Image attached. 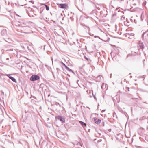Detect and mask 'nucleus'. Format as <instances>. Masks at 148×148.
<instances>
[{
  "label": "nucleus",
  "instance_id": "nucleus-1",
  "mask_svg": "<svg viewBox=\"0 0 148 148\" xmlns=\"http://www.w3.org/2000/svg\"><path fill=\"white\" fill-rule=\"evenodd\" d=\"M39 79L40 77L39 76L37 75H34L31 76L30 78V80L31 81H34L38 80Z\"/></svg>",
  "mask_w": 148,
  "mask_h": 148
},
{
  "label": "nucleus",
  "instance_id": "nucleus-26",
  "mask_svg": "<svg viewBox=\"0 0 148 148\" xmlns=\"http://www.w3.org/2000/svg\"><path fill=\"white\" fill-rule=\"evenodd\" d=\"M50 96V95H48V96Z\"/></svg>",
  "mask_w": 148,
  "mask_h": 148
},
{
  "label": "nucleus",
  "instance_id": "nucleus-12",
  "mask_svg": "<svg viewBox=\"0 0 148 148\" xmlns=\"http://www.w3.org/2000/svg\"><path fill=\"white\" fill-rule=\"evenodd\" d=\"M62 64L65 67V68H66V67H67V66L63 63L62 62Z\"/></svg>",
  "mask_w": 148,
  "mask_h": 148
},
{
  "label": "nucleus",
  "instance_id": "nucleus-20",
  "mask_svg": "<svg viewBox=\"0 0 148 148\" xmlns=\"http://www.w3.org/2000/svg\"><path fill=\"white\" fill-rule=\"evenodd\" d=\"M6 60H9V58H7Z\"/></svg>",
  "mask_w": 148,
  "mask_h": 148
},
{
  "label": "nucleus",
  "instance_id": "nucleus-6",
  "mask_svg": "<svg viewBox=\"0 0 148 148\" xmlns=\"http://www.w3.org/2000/svg\"><path fill=\"white\" fill-rule=\"evenodd\" d=\"M59 6L60 8H66V5L65 4H60Z\"/></svg>",
  "mask_w": 148,
  "mask_h": 148
},
{
  "label": "nucleus",
  "instance_id": "nucleus-7",
  "mask_svg": "<svg viewBox=\"0 0 148 148\" xmlns=\"http://www.w3.org/2000/svg\"><path fill=\"white\" fill-rule=\"evenodd\" d=\"M23 29L25 31H28L30 30V28L27 26L24 27H23Z\"/></svg>",
  "mask_w": 148,
  "mask_h": 148
},
{
  "label": "nucleus",
  "instance_id": "nucleus-23",
  "mask_svg": "<svg viewBox=\"0 0 148 148\" xmlns=\"http://www.w3.org/2000/svg\"><path fill=\"white\" fill-rule=\"evenodd\" d=\"M147 32H148V33H147V35H148V31Z\"/></svg>",
  "mask_w": 148,
  "mask_h": 148
},
{
  "label": "nucleus",
  "instance_id": "nucleus-21",
  "mask_svg": "<svg viewBox=\"0 0 148 148\" xmlns=\"http://www.w3.org/2000/svg\"><path fill=\"white\" fill-rule=\"evenodd\" d=\"M90 97H92V96H91V95H90Z\"/></svg>",
  "mask_w": 148,
  "mask_h": 148
},
{
  "label": "nucleus",
  "instance_id": "nucleus-2",
  "mask_svg": "<svg viewBox=\"0 0 148 148\" xmlns=\"http://www.w3.org/2000/svg\"><path fill=\"white\" fill-rule=\"evenodd\" d=\"M56 118L60 121L62 123H64L65 122V119L62 116H58Z\"/></svg>",
  "mask_w": 148,
  "mask_h": 148
},
{
  "label": "nucleus",
  "instance_id": "nucleus-22",
  "mask_svg": "<svg viewBox=\"0 0 148 148\" xmlns=\"http://www.w3.org/2000/svg\"><path fill=\"white\" fill-rule=\"evenodd\" d=\"M113 53V52H112V53H111V55H112V54Z\"/></svg>",
  "mask_w": 148,
  "mask_h": 148
},
{
  "label": "nucleus",
  "instance_id": "nucleus-19",
  "mask_svg": "<svg viewBox=\"0 0 148 148\" xmlns=\"http://www.w3.org/2000/svg\"><path fill=\"white\" fill-rule=\"evenodd\" d=\"M29 33V32H25V33Z\"/></svg>",
  "mask_w": 148,
  "mask_h": 148
},
{
  "label": "nucleus",
  "instance_id": "nucleus-24",
  "mask_svg": "<svg viewBox=\"0 0 148 148\" xmlns=\"http://www.w3.org/2000/svg\"><path fill=\"white\" fill-rule=\"evenodd\" d=\"M96 36H95V38H96Z\"/></svg>",
  "mask_w": 148,
  "mask_h": 148
},
{
  "label": "nucleus",
  "instance_id": "nucleus-4",
  "mask_svg": "<svg viewBox=\"0 0 148 148\" xmlns=\"http://www.w3.org/2000/svg\"><path fill=\"white\" fill-rule=\"evenodd\" d=\"M137 47L138 50H140V49L142 50L144 48V45L142 43H139Z\"/></svg>",
  "mask_w": 148,
  "mask_h": 148
},
{
  "label": "nucleus",
  "instance_id": "nucleus-9",
  "mask_svg": "<svg viewBox=\"0 0 148 148\" xmlns=\"http://www.w3.org/2000/svg\"><path fill=\"white\" fill-rule=\"evenodd\" d=\"M79 122L80 123L81 125L82 126H83H83L86 127V125L82 121H79Z\"/></svg>",
  "mask_w": 148,
  "mask_h": 148
},
{
  "label": "nucleus",
  "instance_id": "nucleus-14",
  "mask_svg": "<svg viewBox=\"0 0 148 148\" xmlns=\"http://www.w3.org/2000/svg\"><path fill=\"white\" fill-rule=\"evenodd\" d=\"M89 34L90 36H94V35L93 34L91 33H89Z\"/></svg>",
  "mask_w": 148,
  "mask_h": 148
},
{
  "label": "nucleus",
  "instance_id": "nucleus-15",
  "mask_svg": "<svg viewBox=\"0 0 148 148\" xmlns=\"http://www.w3.org/2000/svg\"><path fill=\"white\" fill-rule=\"evenodd\" d=\"M30 2H31V3H32L33 4L34 3V1H31Z\"/></svg>",
  "mask_w": 148,
  "mask_h": 148
},
{
  "label": "nucleus",
  "instance_id": "nucleus-11",
  "mask_svg": "<svg viewBox=\"0 0 148 148\" xmlns=\"http://www.w3.org/2000/svg\"><path fill=\"white\" fill-rule=\"evenodd\" d=\"M67 70L68 71H70V72H72V70H71L67 66L66 67V68Z\"/></svg>",
  "mask_w": 148,
  "mask_h": 148
},
{
  "label": "nucleus",
  "instance_id": "nucleus-16",
  "mask_svg": "<svg viewBox=\"0 0 148 148\" xmlns=\"http://www.w3.org/2000/svg\"><path fill=\"white\" fill-rule=\"evenodd\" d=\"M85 26V27H86L88 28V29H89V31L90 30V28L89 27H88V26Z\"/></svg>",
  "mask_w": 148,
  "mask_h": 148
},
{
  "label": "nucleus",
  "instance_id": "nucleus-3",
  "mask_svg": "<svg viewBox=\"0 0 148 148\" xmlns=\"http://www.w3.org/2000/svg\"><path fill=\"white\" fill-rule=\"evenodd\" d=\"M11 74H6L5 75L7 76L10 79L12 80L14 82H16V79L13 77L11 76Z\"/></svg>",
  "mask_w": 148,
  "mask_h": 148
},
{
  "label": "nucleus",
  "instance_id": "nucleus-17",
  "mask_svg": "<svg viewBox=\"0 0 148 148\" xmlns=\"http://www.w3.org/2000/svg\"><path fill=\"white\" fill-rule=\"evenodd\" d=\"M105 110H102L101 111V112H102V113H103V112L104 111H105Z\"/></svg>",
  "mask_w": 148,
  "mask_h": 148
},
{
  "label": "nucleus",
  "instance_id": "nucleus-8",
  "mask_svg": "<svg viewBox=\"0 0 148 148\" xmlns=\"http://www.w3.org/2000/svg\"><path fill=\"white\" fill-rule=\"evenodd\" d=\"M1 34L3 36H5L7 34L6 30L5 29H3L1 32Z\"/></svg>",
  "mask_w": 148,
  "mask_h": 148
},
{
  "label": "nucleus",
  "instance_id": "nucleus-5",
  "mask_svg": "<svg viewBox=\"0 0 148 148\" xmlns=\"http://www.w3.org/2000/svg\"><path fill=\"white\" fill-rule=\"evenodd\" d=\"M94 121L95 123L97 124L100 123L101 122V120L100 119H97L96 118H94Z\"/></svg>",
  "mask_w": 148,
  "mask_h": 148
},
{
  "label": "nucleus",
  "instance_id": "nucleus-10",
  "mask_svg": "<svg viewBox=\"0 0 148 148\" xmlns=\"http://www.w3.org/2000/svg\"><path fill=\"white\" fill-rule=\"evenodd\" d=\"M41 5H45L46 7V9L47 10H49V7L47 5H45V4H41Z\"/></svg>",
  "mask_w": 148,
  "mask_h": 148
},
{
  "label": "nucleus",
  "instance_id": "nucleus-13",
  "mask_svg": "<svg viewBox=\"0 0 148 148\" xmlns=\"http://www.w3.org/2000/svg\"><path fill=\"white\" fill-rule=\"evenodd\" d=\"M92 93V95H93V92L92 91H90L89 92V94Z\"/></svg>",
  "mask_w": 148,
  "mask_h": 148
},
{
  "label": "nucleus",
  "instance_id": "nucleus-25",
  "mask_svg": "<svg viewBox=\"0 0 148 148\" xmlns=\"http://www.w3.org/2000/svg\"><path fill=\"white\" fill-rule=\"evenodd\" d=\"M128 89L129 90V88H128Z\"/></svg>",
  "mask_w": 148,
  "mask_h": 148
},
{
  "label": "nucleus",
  "instance_id": "nucleus-18",
  "mask_svg": "<svg viewBox=\"0 0 148 148\" xmlns=\"http://www.w3.org/2000/svg\"><path fill=\"white\" fill-rule=\"evenodd\" d=\"M93 97H94V99H96V97H95V96H94L93 95Z\"/></svg>",
  "mask_w": 148,
  "mask_h": 148
}]
</instances>
